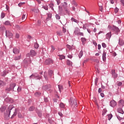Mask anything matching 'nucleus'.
Instances as JSON below:
<instances>
[{"label": "nucleus", "instance_id": "obj_32", "mask_svg": "<svg viewBox=\"0 0 124 124\" xmlns=\"http://www.w3.org/2000/svg\"><path fill=\"white\" fill-rule=\"evenodd\" d=\"M82 56H83V51H81L79 53L78 57L79 58H82Z\"/></svg>", "mask_w": 124, "mask_h": 124}, {"label": "nucleus", "instance_id": "obj_35", "mask_svg": "<svg viewBox=\"0 0 124 124\" xmlns=\"http://www.w3.org/2000/svg\"><path fill=\"white\" fill-rule=\"evenodd\" d=\"M5 17V14L4 13H2L1 14V19H3V18Z\"/></svg>", "mask_w": 124, "mask_h": 124}, {"label": "nucleus", "instance_id": "obj_10", "mask_svg": "<svg viewBox=\"0 0 124 124\" xmlns=\"http://www.w3.org/2000/svg\"><path fill=\"white\" fill-rule=\"evenodd\" d=\"M31 77H34L35 78H37V79H41V76H39L36 74H32L30 76V78H31Z\"/></svg>", "mask_w": 124, "mask_h": 124}, {"label": "nucleus", "instance_id": "obj_37", "mask_svg": "<svg viewBox=\"0 0 124 124\" xmlns=\"http://www.w3.org/2000/svg\"><path fill=\"white\" fill-rule=\"evenodd\" d=\"M5 91L7 92H10V91H12V89L10 87H9V88H6Z\"/></svg>", "mask_w": 124, "mask_h": 124}, {"label": "nucleus", "instance_id": "obj_34", "mask_svg": "<svg viewBox=\"0 0 124 124\" xmlns=\"http://www.w3.org/2000/svg\"><path fill=\"white\" fill-rule=\"evenodd\" d=\"M60 106L61 108H64V106H65V105L63 103H61Z\"/></svg>", "mask_w": 124, "mask_h": 124}, {"label": "nucleus", "instance_id": "obj_50", "mask_svg": "<svg viewBox=\"0 0 124 124\" xmlns=\"http://www.w3.org/2000/svg\"><path fill=\"white\" fill-rule=\"evenodd\" d=\"M66 47H67V48H68V49H69L70 50L72 49V46H69L68 45H67L66 46Z\"/></svg>", "mask_w": 124, "mask_h": 124}, {"label": "nucleus", "instance_id": "obj_49", "mask_svg": "<svg viewBox=\"0 0 124 124\" xmlns=\"http://www.w3.org/2000/svg\"><path fill=\"white\" fill-rule=\"evenodd\" d=\"M102 46L103 47V48H106V44L104 43L102 44Z\"/></svg>", "mask_w": 124, "mask_h": 124}, {"label": "nucleus", "instance_id": "obj_62", "mask_svg": "<svg viewBox=\"0 0 124 124\" xmlns=\"http://www.w3.org/2000/svg\"><path fill=\"white\" fill-rule=\"evenodd\" d=\"M58 114H59V116H60V117H62V112H59L58 113Z\"/></svg>", "mask_w": 124, "mask_h": 124}, {"label": "nucleus", "instance_id": "obj_11", "mask_svg": "<svg viewBox=\"0 0 124 124\" xmlns=\"http://www.w3.org/2000/svg\"><path fill=\"white\" fill-rule=\"evenodd\" d=\"M16 86V83H12L10 85V88L11 89L12 91H14V88Z\"/></svg>", "mask_w": 124, "mask_h": 124}, {"label": "nucleus", "instance_id": "obj_26", "mask_svg": "<svg viewBox=\"0 0 124 124\" xmlns=\"http://www.w3.org/2000/svg\"><path fill=\"white\" fill-rule=\"evenodd\" d=\"M71 21H73V22H75V23H78L79 21L73 17L71 18Z\"/></svg>", "mask_w": 124, "mask_h": 124}, {"label": "nucleus", "instance_id": "obj_3", "mask_svg": "<svg viewBox=\"0 0 124 124\" xmlns=\"http://www.w3.org/2000/svg\"><path fill=\"white\" fill-rule=\"evenodd\" d=\"M30 56H31L32 57H34V56H36V52L33 50H31L30 51V53L27 54V56L30 57Z\"/></svg>", "mask_w": 124, "mask_h": 124}, {"label": "nucleus", "instance_id": "obj_6", "mask_svg": "<svg viewBox=\"0 0 124 124\" xmlns=\"http://www.w3.org/2000/svg\"><path fill=\"white\" fill-rule=\"evenodd\" d=\"M118 106L120 107V108H122L124 106V101L123 100H121L119 101Z\"/></svg>", "mask_w": 124, "mask_h": 124}, {"label": "nucleus", "instance_id": "obj_52", "mask_svg": "<svg viewBox=\"0 0 124 124\" xmlns=\"http://www.w3.org/2000/svg\"><path fill=\"white\" fill-rule=\"evenodd\" d=\"M118 11H119V9L116 8L114 9V12L115 13H118Z\"/></svg>", "mask_w": 124, "mask_h": 124}, {"label": "nucleus", "instance_id": "obj_12", "mask_svg": "<svg viewBox=\"0 0 124 124\" xmlns=\"http://www.w3.org/2000/svg\"><path fill=\"white\" fill-rule=\"evenodd\" d=\"M4 25H5V26H10V27H11V23H10V21L7 20L4 23Z\"/></svg>", "mask_w": 124, "mask_h": 124}, {"label": "nucleus", "instance_id": "obj_5", "mask_svg": "<svg viewBox=\"0 0 124 124\" xmlns=\"http://www.w3.org/2000/svg\"><path fill=\"white\" fill-rule=\"evenodd\" d=\"M117 117L118 120H121L124 118V113H117Z\"/></svg>", "mask_w": 124, "mask_h": 124}, {"label": "nucleus", "instance_id": "obj_29", "mask_svg": "<svg viewBox=\"0 0 124 124\" xmlns=\"http://www.w3.org/2000/svg\"><path fill=\"white\" fill-rule=\"evenodd\" d=\"M59 59L62 61V60H64L65 59V56L63 55H59Z\"/></svg>", "mask_w": 124, "mask_h": 124}, {"label": "nucleus", "instance_id": "obj_58", "mask_svg": "<svg viewBox=\"0 0 124 124\" xmlns=\"http://www.w3.org/2000/svg\"><path fill=\"white\" fill-rule=\"evenodd\" d=\"M101 48V46L100 45H98V50H100Z\"/></svg>", "mask_w": 124, "mask_h": 124}, {"label": "nucleus", "instance_id": "obj_51", "mask_svg": "<svg viewBox=\"0 0 124 124\" xmlns=\"http://www.w3.org/2000/svg\"><path fill=\"white\" fill-rule=\"evenodd\" d=\"M97 82H98V78H96L95 79V85L96 86L97 85Z\"/></svg>", "mask_w": 124, "mask_h": 124}, {"label": "nucleus", "instance_id": "obj_36", "mask_svg": "<svg viewBox=\"0 0 124 124\" xmlns=\"http://www.w3.org/2000/svg\"><path fill=\"white\" fill-rule=\"evenodd\" d=\"M38 47H39V45H38V44H37V43H35L34 48H35V49H37L38 48Z\"/></svg>", "mask_w": 124, "mask_h": 124}, {"label": "nucleus", "instance_id": "obj_9", "mask_svg": "<svg viewBox=\"0 0 124 124\" xmlns=\"http://www.w3.org/2000/svg\"><path fill=\"white\" fill-rule=\"evenodd\" d=\"M13 53L17 55L20 53V50L17 47H15L13 49Z\"/></svg>", "mask_w": 124, "mask_h": 124}, {"label": "nucleus", "instance_id": "obj_30", "mask_svg": "<svg viewBox=\"0 0 124 124\" xmlns=\"http://www.w3.org/2000/svg\"><path fill=\"white\" fill-rule=\"evenodd\" d=\"M22 20L23 22H25V20H27V17H26V15H23L22 17Z\"/></svg>", "mask_w": 124, "mask_h": 124}, {"label": "nucleus", "instance_id": "obj_23", "mask_svg": "<svg viewBox=\"0 0 124 124\" xmlns=\"http://www.w3.org/2000/svg\"><path fill=\"white\" fill-rule=\"evenodd\" d=\"M3 86H5V83L3 81L0 80V87H3Z\"/></svg>", "mask_w": 124, "mask_h": 124}, {"label": "nucleus", "instance_id": "obj_48", "mask_svg": "<svg viewBox=\"0 0 124 124\" xmlns=\"http://www.w3.org/2000/svg\"><path fill=\"white\" fill-rule=\"evenodd\" d=\"M23 4H25V2L19 3L18 4V6H19V7H21V6H22V5H23Z\"/></svg>", "mask_w": 124, "mask_h": 124}, {"label": "nucleus", "instance_id": "obj_59", "mask_svg": "<svg viewBox=\"0 0 124 124\" xmlns=\"http://www.w3.org/2000/svg\"><path fill=\"white\" fill-rule=\"evenodd\" d=\"M121 2L122 4L124 6V0H121Z\"/></svg>", "mask_w": 124, "mask_h": 124}, {"label": "nucleus", "instance_id": "obj_14", "mask_svg": "<svg viewBox=\"0 0 124 124\" xmlns=\"http://www.w3.org/2000/svg\"><path fill=\"white\" fill-rule=\"evenodd\" d=\"M6 35H7L8 36H13V34L9 31H6Z\"/></svg>", "mask_w": 124, "mask_h": 124}, {"label": "nucleus", "instance_id": "obj_53", "mask_svg": "<svg viewBox=\"0 0 124 124\" xmlns=\"http://www.w3.org/2000/svg\"><path fill=\"white\" fill-rule=\"evenodd\" d=\"M19 37H20V35L18 33L16 34V38H19Z\"/></svg>", "mask_w": 124, "mask_h": 124}, {"label": "nucleus", "instance_id": "obj_39", "mask_svg": "<svg viewBox=\"0 0 124 124\" xmlns=\"http://www.w3.org/2000/svg\"><path fill=\"white\" fill-rule=\"evenodd\" d=\"M16 29H17L19 31H20V30H21V29H22V27L19 26V25H16Z\"/></svg>", "mask_w": 124, "mask_h": 124}, {"label": "nucleus", "instance_id": "obj_38", "mask_svg": "<svg viewBox=\"0 0 124 124\" xmlns=\"http://www.w3.org/2000/svg\"><path fill=\"white\" fill-rule=\"evenodd\" d=\"M73 5H74L75 6H77L78 4H77V3L75 2V1H73L72 2Z\"/></svg>", "mask_w": 124, "mask_h": 124}, {"label": "nucleus", "instance_id": "obj_57", "mask_svg": "<svg viewBox=\"0 0 124 124\" xmlns=\"http://www.w3.org/2000/svg\"><path fill=\"white\" fill-rule=\"evenodd\" d=\"M56 1L57 2L58 5H59L60 3H61V1H60V0H56Z\"/></svg>", "mask_w": 124, "mask_h": 124}, {"label": "nucleus", "instance_id": "obj_24", "mask_svg": "<svg viewBox=\"0 0 124 124\" xmlns=\"http://www.w3.org/2000/svg\"><path fill=\"white\" fill-rule=\"evenodd\" d=\"M5 109H6L5 107H1V108H0V112H4V111H5Z\"/></svg>", "mask_w": 124, "mask_h": 124}, {"label": "nucleus", "instance_id": "obj_22", "mask_svg": "<svg viewBox=\"0 0 124 124\" xmlns=\"http://www.w3.org/2000/svg\"><path fill=\"white\" fill-rule=\"evenodd\" d=\"M108 121H110V120H111L112 118H113V115H112V114H108Z\"/></svg>", "mask_w": 124, "mask_h": 124}, {"label": "nucleus", "instance_id": "obj_43", "mask_svg": "<svg viewBox=\"0 0 124 124\" xmlns=\"http://www.w3.org/2000/svg\"><path fill=\"white\" fill-rule=\"evenodd\" d=\"M43 8H44V9H45V10H48V6H43Z\"/></svg>", "mask_w": 124, "mask_h": 124}, {"label": "nucleus", "instance_id": "obj_56", "mask_svg": "<svg viewBox=\"0 0 124 124\" xmlns=\"http://www.w3.org/2000/svg\"><path fill=\"white\" fill-rule=\"evenodd\" d=\"M68 58H69V59H72V55L70 54L68 55Z\"/></svg>", "mask_w": 124, "mask_h": 124}, {"label": "nucleus", "instance_id": "obj_7", "mask_svg": "<svg viewBox=\"0 0 124 124\" xmlns=\"http://www.w3.org/2000/svg\"><path fill=\"white\" fill-rule=\"evenodd\" d=\"M53 60L51 59H47L45 61V64L48 65L51 63H53Z\"/></svg>", "mask_w": 124, "mask_h": 124}, {"label": "nucleus", "instance_id": "obj_27", "mask_svg": "<svg viewBox=\"0 0 124 124\" xmlns=\"http://www.w3.org/2000/svg\"><path fill=\"white\" fill-rule=\"evenodd\" d=\"M74 33H75V34H78L79 33V29L76 28L74 31Z\"/></svg>", "mask_w": 124, "mask_h": 124}, {"label": "nucleus", "instance_id": "obj_19", "mask_svg": "<svg viewBox=\"0 0 124 124\" xmlns=\"http://www.w3.org/2000/svg\"><path fill=\"white\" fill-rule=\"evenodd\" d=\"M21 55H20L19 56H16L15 58H14V60L15 61H19V60H20V59H21Z\"/></svg>", "mask_w": 124, "mask_h": 124}, {"label": "nucleus", "instance_id": "obj_4", "mask_svg": "<svg viewBox=\"0 0 124 124\" xmlns=\"http://www.w3.org/2000/svg\"><path fill=\"white\" fill-rule=\"evenodd\" d=\"M111 75H112V77L114 79H116V78H117V77H118V74H117V73H116V71H115V70H111Z\"/></svg>", "mask_w": 124, "mask_h": 124}, {"label": "nucleus", "instance_id": "obj_2", "mask_svg": "<svg viewBox=\"0 0 124 124\" xmlns=\"http://www.w3.org/2000/svg\"><path fill=\"white\" fill-rule=\"evenodd\" d=\"M69 102L71 105H75V106L77 107V101L75 99L71 98Z\"/></svg>", "mask_w": 124, "mask_h": 124}, {"label": "nucleus", "instance_id": "obj_46", "mask_svg": "<svg viewBox=\"0 0 124 124\" xmlns=\"http://www.w3.org/2000/svg\"><path fill=\"white\" fill-rule=\"evenodd\" d=\"M48 18L51 19L52 18V14H47Z\"/></svg>", "mask_w": 124, "mask_h": 124}, {"label": "nucleus", "instance_id": "obj_42", "mask_svg": "<svg viewBox=\"0 0 124 124\" xmlns=\"http://www.w3.org/2000/svg\"><path fill=\"white\" fill-rule=\"evenodd\" d=\"M40 94H41V93H39V92H37V93H35V95H36V96H38L40 95Z\"/></svg>", "mask_w": 124, "mask_h": 124}, {"label": "nucleus", "instance_id": "obj_40", "mask_svg": "<svg viewBox=\"0 0 124 124\" xmlns=\"http://www.w3.org/2000/svg\"><path fill=\"white\" fill-rule=\"evenodd\" d=\"M62 31L63 33H65V32H66V29H65V28H64V27H62Z\"/></svg>", "mask_w": 124, "mask_h": 124}, {"label": "nucleus", "instance_id": "obj_63", "mask_svg": "<svg viewBox=\"0 0 124 124\" xmlns=\"http://www.w3.org/2000/svg\"><path fill=\"white\" fill-rule=\"evenodd\" d=\"M101 92H102V89H101V88H99L98 90V93H100Z\"/></svg>", "mask_w": 124, "mask_h": 124}, {"label": "nucleus", "instance_id": "obj_60", "mask_svg": "<svg viewBox=\"0 0 124 124\" xmlns=\"http://www.w3.org/2000/svg\"><path fill=\"white\" fill-rule=\"evenodd\" d=\"M81 41H82V42L86 41V39L84 38H81Z\"/></svg>", "mask_w": 124, "mask_h": 124}, {"label": "nucleus", "instance_id": "obj_64", "mask_svg": "<svg viewBox=\"0 0 124 124\" xmlns=\"http://www.w3.org/2000/svg\"><path fill=\"white\" fill-rule=\"evenodd\" d=\"M110 1L112 4H114V1H113V0H110Z\"/></svg>", "mask_w": 124, "mask_h": 124}, {"label": "nucleus", "instance_id": "obj_25", "mask_svg": "<svg viewBox=\"0 0 124 124\" xmlns=\"http://www.w3.org/2000/svg\"><path fill=\"white\" fill-rule=\"evenodd\" d=\"M66 63L67 65H72V62L69 60H67Z\"/></svg>", "mask_w": 124, "mask_h": 124}, {"label": "nucleus", "instance_id": "obj_16", "mask_svg": "<svg viewBox=\"0 0 124 124\" xmlns=\"http://www.w3.org/2000/svg\"><path fill=\"white\" fill-rule=\"evenodd\" d=\"M117 111L118 112V114H124V110H123L121 108H118Z\"/></svg>", "mask_w": 124, "mask_h": 124}, {"label": "nucleus", "instance_id": "obj_18", "mask_svg": "<svg viewBox=\"0 0 124 124\" xmlns=\"http://www.w3.org/2000/svg\"><path fill=\"white\" fill-rule=\"evenodd\" d=\"M103 61L104 62L105 61H106V52H104L103 53Z\"/></svg>", "mask_w": 124, "mask_h": 124}, {"label": "nucleus", "instance_id": "obj_33", "mask_svg": "<svg viewBox=\"0 0 124 124\" xmlns=\"http://www.w3.org/2000/svg\"><path fill=\"white\" fill-rule=\"evenodd\" d=\"M53 73H54V72H53V71L49 70L48 74H49V75H50V77H51V76H52V75H53Z\"/></svg>", "mask_w": 124, "mask_h": 124}, {"label": "nucleus", "instance_id": "obj_17", "mask_svg": "<svg viewBox=\"0 0 124 124\" xmlns=\"http://www.w3.org/2000/svg\"><path fill=\"white\" fill-rule=\"evenodd\" d=\"M111 35H112L111 34V32L108 33L106 35V38H107V39H109L111 38Z\"/></svg>", "mask_w": 124, "mask_h": 124}, {"label": "nucleus", "instance_id": "obj_15", "mask_svg": "<svg viewBox=\"0 0 124 124\" xmlns=\"http://www.w3.org/2000/svg\"><path fill=\"white\" fill-rule=\"evenodd\" d=\"M56 33L58 36H62V32L61 31H57Z\"/></svg>", "mask_w": 124, "mask_h": 124}, {"label": "nucleus", "instance_id": "obj_41", "mask_svg": "<svg viewBox=\"0 0 124 124\" xmlns=\"http://www.w3.org/2000/svg\"><path fill=\"white\" fill-rule=\"evenodd\" d=\"M34 110V107H31L29 108V111H33Z\"/></svg>", "mask_w": 124, "mask_h": 124}, {"label": "nucleus", "instance_id": "obj_21", "mask_svg": "<svg viewBox=\"0 0 124 124\" xmlns=\"http://www.w3.org/2000/svg\"><path fill=\"white\" fill-rule=\"evenodd\" d=\"M113 30L115 31H117V32H119V31H120V29H119V28L116 26H113Z\"/></svg>", "mask_w": 124, "mask_h": 124}, {"label": "nucleus", "instance_id": "obj_44", "mask_svg": "<svg viewBox=\"0 0 124 124\" xmlns=\"http://www.w3.org/2000/svg\"><path fill=\"white\" fill-rule=\"evenodd\" d=\"M56 18L57 20H60L61 19V16H59V15H56Z\"/></svg>", "mask_w": 124, "mask_h": 124}, {"label": "nucleus", "instance_id": "obj_55", "mask_svg": "<svg viewBox=\"0 0 124 124\" xmlns=\"http://www.w3.org/2000/svg\"><path fill=\"white\" fill-rule=\"evenodd\" d=\"M105 114H106V111H105V110L103 111L102 116L105 115Z\"/></svg>", "mask_w": 124, "mask_h": 124}, {"label": "nucleus", "instance_id": "obj_28", "mask_svg": "<svg viewBox=\"0 0 124 124\" xmlns=\"http://www.w3.org/2000/svg\"><path fill=\"white\" fill-rule=\"evenodd\" d=\"M66 11H67V9H66V6H67V3L66 2H64V5L63 6Z\"/></svg>", "mask_w": 124, "mask_h": 124}, {"label": "nucleus", "instance_id": "obj_61", "mask_svg": "<svg viewBox=\"0 0 124 124\" xmlns=\"http://www.w3.org/2000/svg\"><path fill=\"white\" fill-rule=\"evenodd\" d=\"M100 95L102 97H104V93H100Z\"/></svg>", "mask_w": 124, "mask_h": 124}, {"label": "nucleus", "instance_id": "obj_8", "mask_svg": "<svg viewBox=\"0 0 124 124\" xmlns=\"http://www.w3.org/2000/svg\"><path fill=\"white\" fill-rule=\"evenodd\" d=\"M110 105L111 106V107H115V106L117 105V103L115 100H112L110 102Z\"/></svg>", "mask_w": 124, "mask_h": 124}, {"label": "nucleus", "instance_id": "obj_54", "mask_svg": "<svg viewBox=\"0 0 124 124\" xmlns=\"http://www.w3.org/2000/svg\"><path fill=\"white\" fill-rule=\"evenodd\" d=\"M21 91H22V88H21V87H18L17 91L21 92Z\"/></svg>", "mask_w": 124, "mask_h": 124}, {"label": "nucleus", "instance_id": "obj_47", "mask_svg": "<svg viewBox=\"0 0 124 124\" xmlns=\"http://www.w3.org/2000/svg\"><path fill=\"white\" fill-rule=\"evenodd\" d=\"M58 88H59L60 92H61V91H62V86L59 85Z\"/></svg>", "mask_w": 124, "mask_h": 124}, {"label": "nucleus", "instance_id": "obj_31", "mask_svg": "<svg viewBox=\"0 0 124 124\" xmlns=\"http://www.w3.org/2000/svg\"><path fill=\"white\" fill-rule=\"evenodd\" d=\"M116 84H117V86H118V87H121V86H122V85H123V83H122V82H120V81H117L116 82Z\"/></svg>", "mask_w": 124, "mask_h": 124}, {"label": "nucleus", "instance_id": "obj_45", "mask_svg": "<svg viewBox=\"0 0 124 124\" xmlns=\"http://www.w3.org/2000/svg\"><path fill=\"white\" fill-rule=\"evenodd\" d=\"M55 51V47L53 46H51V52H54Z\"/></svg>", "mask_w": 124, "mask_h": 124}, {"label": "nucleus", "instance_id": "obj_13", "mask_svg": "<svg viewBox=\"0 0 124 124\" xmlns=\"http://www.w3.org/2000/svg\"><path fill=\"white\" fill-rule=\"evenodd\" d=\"M119 44L120 45V46H123L124 44V40H123L122 39H119Z\"/></svg>", "mask_w": 124, "mask_h": 124}, {"label": "nucleus", "instance_id": "obj_1", "mask_svg": "<svg viewBox=\"0 0 124 124\" xmlns=\"http://www.w3.org/2000/svg\"><path fill=\"white\" fill-rule=\"evenodd\" d=\"M16 109L14 108L13 106L10 105L8 107V109H7L6 112L8 116L9 117L10 113L12 114V118H14L16 115H17V111H16Z\"/></svg>", "mask_w": 124, "mask_h": 124}, {"label": "nucleus", "instance_id": "obj_20", "mask_svg": "<svg viewBox=\"0 0 124 124\" xmlns=\"http://www.w3.org/2000/svg\"><path fill=\"white\" fill-rule=\"evenodd\" d=\"M18 117L20 119H23L24 118V115H22V113L19 112L18 113Z\"/></svg>", "mask_w": 124, "mask_h": 124}]
</instances>
